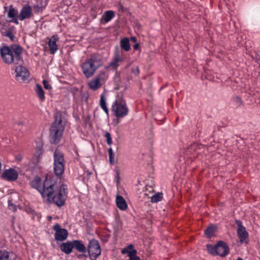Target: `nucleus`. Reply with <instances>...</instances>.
Here are the masks:
<instances>
[{"label": "nucleus", "instance_id": "18", "mask_svg": "<svg viewBox=\"0 0 260 260\" xmlns=\"http://www.w3.org/2000/svg\"><path fill=\"white\" fill-rule=\"evenodd\" d=\"M54 163L57 164L59 162L60 164H64V159L63 154L58 149H56L54 153Z\"/></svg>", "mask_w": 260, "mask_h": 260}, {"label": "nucleus", "instance_id": "5", "mask_svg": "<svg viewBox=\"0 0 260 260\" xmlns=\"http://www.w3.org/2000/svg\"><path fill=\"white\" fill-rule=\"evenodd\" d=\"M54 178V177H50L47 176L45 180L42 182L40 178L36 177L31 182V185L33 188L37 189L43 198Z\"/></svg>", "mask_w": 260, "mask_h": 260}, {"label": "nucleus", "instance_id": "37", "mask_svg": "<svg viewBox=\"0 0 260 260\" xmlns=\"http://www.w3.org/2000/svg\"><path fill=\"white\" fill-rule=\"evenodd\" d=\"M233 101L237 107L240 106L242 103L241 99L238 96H236L233 99Z\"/></svg>", "mask_w": 260, "mask_h": 260}, {"label": "nucleus", "instance_id": "14", "mask_svg": "<svg viewBox=\"0 0 260 260\" xmlns=\"http://www.w3.org/2000/svg\"><path fill=\"white\" fill-rule=\"evenodd\" d=\"M32 16V9L29 6H25L21 10L19 15V19L22 21L25 19H29Z\"/></svg>", "mask_w": 260, "mask_h": 260}, {"label": "nucleus", "instance_id": "46", "mask_svg": "<svg viewBox=\"0 0 260 260\" xmlns=\"http://www.w3.org/2000/svg\"><path fill=\"white\" fill-rule=\"evenodd\" d=\"M237 260H243L241 258H238Z\"/></svg>", "mask_w": 260, "mask_h": 260}, {"label": "nucleus", "instance_id": "12", "mask_svg": "<svg viewBox=\"0 0 260 260\" xmlns=\"http://www.w3.org/2000/svg\"><path fill=\"white\" fill-rule=\"evenodd\" d=\"M236 223L238 225V236L240 240V241L241 242H243L247 238L248 234L246 232L245 228L242 225L241 221L237 220Z\"/></svg>", "mask_w": 260, "mask_h": 260}, {"label": "nucleus", "instance_id": "34", "mask_svg": "<svg viewBox=\"0 0 260 260\" xmlns=\"http://www.w3.org/2000/svg\"><path fill=\"white\" fill-rule=\"evenodd\" d=\"M2 35L4 36L7 37L9 38L11 41H14V36L12 32L10 30H6V31H2Z\"/></svg>", "mask_w": 260, "mask_h": 260}, {"label": "nucleus", "instance_id": "48", "mask_svg": "<svg viewBox=\"0 0 260 260\" xmlns=\"http://www.w3.org/2000/svg\"><path fill=\"white\" fill-rule=\"evenodd\" d=\"M49 220L51 219V217L50 216V217H49Z\"/></svg>", "mask_w": 260, "mask_h": 260}, {"label": "nucleus", "instance_id": "20", "mask_svg": "<svg viewBox=\"0 0 260 260\" xmlns=\"http://www.w3.org/2000/svg\"><path fill=\"white\" fill-rule=\"evenodd\" d=\"M64 164H60L59 162L54 163V171L56 176L61 175L64 172Z\"/></svg>", "mask_w": 260, "mask_h": 260}, {"label": "nucleus", "instance_id": "32", "mask_svg": "<svg viewBox=\"0 0 260 260\" xmlns=\"http://www.w3.org/2000/svg\"><path fill=\"white\" fill-rule=\"evenodd\" d=\"M13 199L11 196L8 200V207L10 210L15 211L17 210V206L15 203H13Z\"/></svg>", "mask_w": 260, "mask_h": 260}, {"label": "nucleus", "instance_id": "40", "mask_svg": "<svg viewBox=\"0 0 260 260\" xmlns=\"http://www.w3.org/2000/svg\"><path fill=\"white\" fill-rule=\"evenodd\" d=\"M132 72L135 75H138L139 74V69L138 67L133 68L132 69Z\"/></svg>", "mask_w": 260, "mask_h": 260}, {"label": "nucleus", "instance_id": "8", "mask_svg": "<svg viewBox=\"0 0 260 260\" xmlns=\"http://www.w3.org/2000/svg\"><path fill=\"white\" fill-rule=\"evenodd\" d=\"M124 58L123 57L122 53L116 51L111 61L105 67V69L109 70H113L116 71L118 67L120 65L121 63L124 60Z\"/></svg>", "mask_w": 260, "mask_h": 260}, {"label": "nucleus", "instance_id": "11", "mask_svg": "<svg viewBox=\"0 0 260 260\" xmlns=\"http://www.w3.org/2000/svg\"><path fill=\"white\" fill-rule=\"evenodd\" d=\"M2 178L8 181H14L18 177V172L14 169L5 170L2 175Z\"/></svg>", "mask_w": 260, "mask_h": 260}, {"label": "nucleus", "instance_id": "16", "mask_svg": "<svg viewBox=\"0 0 260 260\" xmlns=\"http://www.w3.org/2000/svg\"><path fill=\"white\" fill-rule=\"evenodd\" d=\"M133 248V245H130L127 246L126 249H124L122 250V253L128 254V256H129V260H140L139 257L136 255L137 251L135 249H132L131 250H128L129 249H132Z\"/></svg>", "mask_w": 260, "mask_h": 260}, {"label": "nucleus", "instance_id": "7", "mask_svg": "<svg viewBox=\"0 0 260 260\" xmlns=\"http://www.w3.org/2000/svg\"><path fill=\"white\" fill-rule=\"evenodd\" d=\"M18 64L15 69V78L17 81L21 83H28L29 78L28 70L22 65Z\"/></svg>", "mask_w": 260, "mask_h": 260}, {"label": "nucleus", "instance_id": "3", "mask_svg": "<svg viewBox=\"0 0 260 260\" xmlns=\"http://www.w3.org/2000/svg\"><path fill=\"white\" fill-rule=\"evenodd\" d=\"M54 121L49 128V139L52 144H57L62 137L64 130L66 121L62 113L60 112L55 113Z\"/></svg>", "mask_w": 260, "mask_h": 260}, {"label": "nucleus", "instance_id": "6", "mask_svg": "<svg viewBox=\"0 0 260 260\" xmlns=\"http://www.w3.org/2000/svg\"><path fill=\"white\" fill-rule=\"evenodd\" d=\"M112 111L117 118H122L127 115L128 109L125 101L122 98L116 100L112 105Z\"/></svg>", "mask_w": 260, "mask_h": 260}, {"label": "nucleus", "instance_id": "30", "mask_svg": "<svg viewBox=\"0 0 260 260\" xmlns=\"http://www.w3.org/2000/svg\"><path fill=\"white\" fill-rule=\"evenodd\" d=\"M114 17V12L112 11H108L105 13L103 16V18L105 22H108L110 21Z\"/></svg>", "mask_w": 260, "mask_h": 260}, {"label": "nucleus", "instance_id": "21", "mask_svg": "<svg viewBox=\"0 0 260 260\" xmlns=\"http://www.w3.org/2000/svg\"><path fill=\"white\" fill-rule=\"evenodd\" d=\"M35 92L40 100L42 102L44 101L45 99L44 91L40 84L36 85Z\"/></svg>", "mask_w": 260, "mask_h": 260}, {"label": "nucleus", "instance_id": "10", "mask_svg": "<svg viewBox=\"0 0 260 260\" xmlns=\"http://www.w3.org/2000/svg\"><path fill=\"white\" fill-rule=\"evenodd\" d=\"M53 230L55 232L54 237L56 241H62L67 239L68 232L67 230L61 228L59 224L54 225Z\"/></svg>", "mask_w": 260, "mask_h": 260}, {"label": "nucleus", "instance_id": "2", "mask_svg": "<svg viewBox=\"0 0 260 260\" xmlns=\"http://www.w3.org/2000/svg\"><path fill=\"white\" fill-rule=\"evenodd\" d=\"M0 53L3 61L7 64H18L23 62L21 56L22 49L18 45L3 46L0 48Z\"/></svg>", "mask_w": 260, "mask_h": 260}, {"label": "nucleus", "instance_id": "41", "mask_svg": "<svg viewBox=\"0 0 260 260\" xmlns=\"http://www.w3.org/2000/svg\"><path fill=\"white\" fill-rule=\"evenodd\" d=\"M23 158V156L22 155L19 154L16 156V159L19 161H21Z\"/></svg>", "mask_w": 260, "mask_h": 260}, {"label": "nucleus", "instance_id": "1", "mask_svg": "<svg viewBox=\"0 0 260 260\" xmlns=\"http://www.w3.org/2000/svg\"><path fill=\"white\" fill-rule=\"evenodd\" d=\"M68 188L67 185L62 184L58 186L55 178L53 179L51 185L47 189L44 199L50 203H53L58 207L64 205L67 198Z\"/></svg>", "mask_w": 260, "mask_h": 260}, {"label": "nucleus", "instance_id": "23", "mask_svg": "<svg viewBox=\"0 0 260 260\" xmlns=\"http://www.w3.org/2000/svg\"><path fill=\"white\" fill-rule=\"evenodd\" d=\"M60 248L66 254H70L73 248V243L70 242L63 243L61 245Z\"/></svg>", "mask_w": 260, "mask_h": 260}, {"label": "nucleus", "instance_id": "28", "mask_svg": "<svg viewBox=\"0 0 260 260\" xmlns=\"http://www.w3.org/2000/svg\"><path fill=\"white\" fill-rule=\"evenodd\" d=\"M216 231V227L213 225L209 226L205 231V234L208 238H211L214 236Z\"/></svg>", "mask_w": 260, "mask_h": 260}, {"label": "nucleus", "instance_id": "35", "mask_svg": "<svg viewBox=\"0 0 260 260\" xmlns=\"http://www.w3.org/2000/svg\"><path fill=\"white\" fill-rule=\"evenodd\" d=\"M46 5L47 4L46 2H45L44 4H38L34 7V8L37 12L39 13L43 11L44 8L46 7Z\"/></svg>", "mask_w": 260, "mask_h": 260}, {"label": "nucleus", "instance_id": "42", "mask_svg": "<svg viewBox=\"0 0 260 260\" xmlns=\"http://www.w3.org/2000/svg\"><path fill=\"white\" fill-rule=\"evenodd\" d=\"M139 47V44L137 43V44H136L134 46V49H135V50H137V49H138Z\"/></svg>", "mask_w": 260, "mask_h": 260}, {"label": "nucleus", "instance_id": "24", "mask_svg": "<svg viewBox=\"0 0 260 260\" xmlns=\"http://www.w3.org/2000/svg\"><path fill=\"white\" fill-rule=\"evenodd\" d=\"M88 85L89 88L93 90H95L100 88L102 86V84L96 79L95 78L90 80L88 82Z\"/></svg>", "mask_w": 260, "mask_h": 260}, {"label": "nucleus", "instance_id": "15", "mask_svg": "<svg viewBox=\"0 0 260 260\" xmlns=\"http://www.w3.org/2000/svg\"><path fill=\"white\" fill-rule=\"evenodd\" d=\"M58 40V37L56 35L52 36L49 39L48 42V46L49 47L50 53L54 54L58 50V46L56 44Z\"/></svg>", "mask_w": 260, "mask_h": 260}, {"label": "nucleus", "instance_id": "43", "mask_svg": "<svg viewBox=\"0 0 260 260\" xmlns=\"http://www.w3.org/2000/svg\"><path fill=\"white\" fill-rule=\"evenodd\" d=\"M131 40L134 42H136L137 41V39L135 38V37H132L131 38Z\"/></svg>", "mask_w": 260, "mask_h": 260}, {"label": "nucleus", "instance_id": "17", "mask_svg": "<svg viewBox=\"0 0 260 260\" xmlns=\"http://www.w3.org/2000/svg\"><path fill=\"white\" fill-rule=\"evenodd\" d=\"M116 203L117 207L121 210H125L127 208V205L125 199L120 195H117Z\"/></svg>", "mask_w": 260, "mask_h": 260}, {"label": "nucleus", "instance_id": "19", "mask_svg": "<svg viewBox=\"0 0 260 260\" xmlns=\"http://www.w3.org/2000/svg\"><path fill=\"white\" fill-rule=\"evenodd\" d=\"M15 257L13 253H10L6 250H0V260H12Z\"/></svg>", "mask_w": 260, "mask_h": 260}, {"label": "nucleus", "instance_id": "25", "mask_svg": "<svg viewBox=\"0 0 260 260\" xmlns=\"http://www.w3.org/2000/svg\"><path fill=\"white\" fill-rule=\"evenodd\" d=\"M108 78V75L105 72H101L99 75L95 77L96 79L103 85Z\"/></svg>", "mask_w": 260, "mask_h": 260}, {"label": "nucleus", "instance_id": "47", "mask_svg": "<svg viewBox=\"0 0 260 260\" xmlns=\"http://www.w3.org/2000/svg\"><path fill=\"white\" fill-rule=\"evenodd\" d=\"M129 64H128L126 67V68H127L128 67H129Z\"/></svg>", "mask_w": 260, "mask_h": 260}, {"label": "nucleus", "instance_id": "33", "mask_svg": "<svg viewBox=\"0 0 260 260\" xmlns=\"http://www.w3.org/2000/svg\"><path fill=\"white\" fill-rule=\"evenodd\" d=\"M162 198V194L161 193H158L154 194L151 199V202L152 203H157L158 201L161 200Z\"/></svg>", "mask_w": 260, "mask_h": 260}, {"label": "nucleus", "instance_id": "22", "mask_svg": "<svg viewBox=\"0 0 260 260\" xmlns=\"http://www.w3.org/2000/svg\"><path fill=\"white\" fill-rule=\"evenodd\" d=\"M72 243L73 248H75L81 252H85L86 251L85 246L80 241L75 240L73 241Z\"/></svg>", "mask_w": 260, "mask_h": 260}, {"label": "nucleus", "instance_id": "26", "mask_svg": "<svg viewBox=\"0 0 260 260\" xmlns=\"http://www.w3.org/2000/svg\"><path fill=\"white\" fill-rule=\"evenodd\" d=\"M121 48L125 51H128L130 49V45L129 40L127 38H124L120 41Z\"/></svg>", "mask_w": 260, "mask_h": 260}, {"label": "nucleus", "instance_id": "39", "mask_svg": "<svg viewBox=\"0 0 260 260\" xmlns=\"http://www.w3.org/2000/svg\"><path fill=\"white\" fill-rule=\"evenodd\" d=\"M43 83L44 86L46 89H51V86L49 84L47 80H44L43 81Z\"/></svg>", "mask_w": 260, "mask_h": 260}, {"label": "nucleus", "instance_id": "29", "mask_svg": "<svg viewBox=\"0 0 260 260\" xmlns=\"http://www.w3.org/2000/svg\"><path fill=\"white\" fill-rule=\"evenodd\" d=\"M100 106L105 113L108 114V109L106 106V98L104 94H102L100 98Z\"/></svg>", "mask_w": 260, "mask_h": 260}, {"label": "nucleus", "instance_id": "44", "mask_svg": "<svg viewBox=\"0 0 260 260\" xmlns=\"http://www.w3.org/2000/svg\"><path fill=\"white\" fill-rule=\"evenodd\" d=\"M16 123L17 124H18V125H22V124H23V123L22 121H18Z\"/></svg>", "mask_w": 260, "mask_h": 260}, {"label": "nucleus", "instance_id": "36", "mask_svg": "<svg viewBox=\"0 0 260 260\" xmlns=\"http://www.w3.org/2000/svg\"><path fill=\"white\" fill-rule=\"evenodd\" d=\"M17 14V12L12 6L10 7L8 13V16L10 18H14Z\"/></svg>", "mask_w": 260, "mask_h": 260}, {"label": "nucleus", "instance_id": "45", "mask_svg": "<svg viewBox=\"0 0 260 260\" xmlns=\"http://www.w3.org/2000/svg\"><path fill=\"white\" fill-rule=\"evenodd\" d=\"M14 22L15 23H16V24H18V23L17 20H15L14 21Z\"/></svg>", "mask_w": 260, "mask_h": 260}, {"label": "nucleus", "instance_id": "4", "mask_svg": "<svg viewBox=\"0 0 260 260\" xmlns=\"http://www.w3.org/2000/svg\"><path fill=\"white\" fill-rule=\"evenodd\" d=\"M102 66V60L100 56L93 54L86 59L81 66L83 74L86 78L93 76L96 71Z\"/></svg>", "mask_w": 260, "mask_h": 260}, {"label": "nucleus", "instance_id": "27", "mask_svg": "<svg viewBox=\"0 0 260 260\" xmlns=\"http://www.w3.org/2000/svg\"><path fill=\"white\" fill-rule=\"evenodd\" d=\"M118 152V148H116V150L114 151L113 150V149L110 147L108 149V153H109V162L111 165H114L115 164L114 161V156L116 154V153H117Z\"/></svg>", "mask_w": 260, "mask_h": 260}, {"label": "nucleus", "instance_id": "31", "mask_svg": "<svg viewBox=\"0 0 260 260\" xmlns=\"http://www.w3.org/2000/svg\"><path fill=\"white\" fill-rule=\"evenodd\" d=\"M206 248L209 253L212 255H217L216 245L212 246V245L208 244L206 246Z\"/></svg>", "mask_w": 260, "mask_h": 260}, {"label": "nucleus", "instance_id": "9", "mask_svg": "<svg viewBox=\"0 0 260 260\" xmlns=\"http://www.w3.org/2000/svg\"><path fill=\"white\" fill-rule=\"evenodd\" d=\"M88 250L91 260H95L101 254L100 246L96 240H91L88 244Z\"/></svg>", "mask_w": 260, "mask_h": 260}, {"label": "nucleus", "instance_id": "13", "mask_svg": "<svg viewBox=\"0 0 260 260\" xmlns=\"http://www.w3.org/2000/svg\"><path fill=\"white\" fill-rule=\"evenodd\" d=\"M217 255L225 256L229 252L228 245L223 242L219 241L216 244Z\"/></svg>", "mask_w": 260, "mask_h": 260}, {"label": "nucleus", "instance_id": "38", "mask_svg": "<svg viewBox=\"0 0 260 260\" xmlns=\"http://www.w3.org/2000/svg\"><path fill=\"white\" fill-rule=\"evenodd\" d=\"M105 136L106 139L107 144L110 145L112 144V139L110 134L107 132L105 134Z\"/></svg>", "mask_w": 260, "mask_h": 260}]
</instances>
